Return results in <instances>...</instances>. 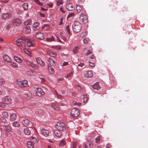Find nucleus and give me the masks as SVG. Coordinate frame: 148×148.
Returning <instances> with one entry per match:
<instances>
[{
    "label": "nucleus",
    "mask_w": 148,
    "mask_h": 148,
    "mask_svg": "<svg viewBox=\"0 0 148 148\" xmlns=\"http://www.w3.org/2000/svg\"><path fill=\"white\" fill-rule=\"evenodd\" d=\"M35 44V42L33 41H31L30 40H28L27 42L26 45L28 47H33Z\"/></svg>",
    "instance_id": "obj_15"
},
{
    "label": "nucleus",
    "mask_w": 148,
    "mask_h": 148,
    "mask_svg": "<svg viewBox=\"0 0 148 148\" xmlns=\"http://www.w3.org/2000/svg\"><path fill=\"white\" fill-rule=\"evenodd\" d=\"M42 29L45 31H48L49 29V27L48 25H44L42 28Z\"/></svg>",
    "instance_id": "obj_38"
},
{
    "label": "nucleus",
    "mask_w": 148,
    "mask_h": 148,
    "mask_svg": "<svg viewBox=\"0 0 148 148\" xmlns=\"http://www.w3.org/2000/svg\"><path fill=\"white\" fill-rule=\"evenodd\" d=\"M56 4L58 6H60L63 3V1L62 0H58L56 2Z\"/></svg>",
    "instance_id": "obj_44"
},
{
    "label": "nucleus",
    "mask_w": 148,
    "mask_h": 148,
    "mask_svg": "<svg viewBox=\"0 0 148 148\" xmlns=\"http://www.w3.org/2000/svg\"><path fill=\"white\" fill-rule=\"evenodd\" d=\"M4 60L7 63H10L11 62V59L10 57L7 55H5L3 56Z\"/></svg>",
    "instance_id": "obj_14"
},
{
    "label": "nucleus",
    "mask_w": 148,
    "mask_h": 148,
    "mask_svg": "<svg viewBox=\"0 0 148 148\" xmlns=\"http://www.w3.org/2000/svg\"><path fill=\"white\" fill-rule=\"evenodd\" d=\"M24 133L26 135H29L31 133L30 131L28 128H26L24 130Z\"/></svg>",
    "instance_id": "obj_30"
},
{
    "label": "nucleus",
    "mask_w": 148,
    "mask_h": 148,
    "mask_svg": "<svg viewBox=\"0 0 148 148\" xmlns=\"http://www.w3.org/2000/svg\"><path fill=\"white\" fill-rule=\"evenodd\" d=\"M10 63H11V65L14 68H18V66L16 63L14 62H12L11 61Z\"/></svg>",
    "instance_id": "obj_41"
},
{
    "label": "nucleus",
    "mask_w": 148,
    "mask_h": 148,
    "mask_svg": "<svg viewBox=\"0 0 148 148\" xmlns=\"http://www.w3.org/2000/svg\"><path fill=\"white\" fill-rule=\"evenodd\" d=\"M15 84L17 86L21 88L26 87L28 85L27 81L25 80L17 79L16 81Z\"/></svg>",
    "instance_id": "obj_1"
},
{
    "label": "nucleus",
    "mask_w": 148,
    "mask_h": 148,
    "mask_svg": "<svg viewBox=\"0 0 148 148\" xmlns=\"http://www.w3.org/2000/svg\"><path fill=\"white\" fill-rule=\"evenodd\" d=\"M92 87L94 89L99 90L100 88L99 83H96L92 86Z\"/></svg>",
    "instance_id": "obj_22"
},
{
    "label": "nucleus",
    "mask_w": 148,
    "mask_h": 148,
    "mask_svg": "<svg viewBox=\"0 0 148 148\" xmlns=\"http://www.w3.org/2000/svg\"><path fill=\"white\" fill-rule=\"evenodd\" d=\"M14 58L15 60L18 63H21L23 61L22 59L17 56H14Z\"/></svg>",
    "instance_id": "obj_28"
},
{
    "label": "nucleus",
    "mask_w": 148,
    "mask_h": 148,
    "mask_svg": "<svg viewBox=\"0 0 148 148\" xmlns=\"http://www.w3.org/2000/svg\"><path fill=\"white\" fill-rule=\"evenodd\" d=\"M6 106V104L4 102H0V107L2 108H4Z\"/></svg>",
    "instance_id": "obj_48"
},
{
    "label": "nucleus",
    "mask_w": 148,
    "mask_h": 148,
    "mask_svg": "<svg viewBox=\"0 0 148 148\" xmlns=\"http://www.w3.org/2000/svg\"><path fill=\"white\" fill-rule=\"evenodd\" d=\"M41 133L42 135L43 136H47L49 134V131L45 129H42L41 130Z\"/></svg>",
    "instance_id": "obj_17"
},
{
    "label": "nucleus",
    "mask_w": 148,
    "mask_h": 148,
    "mask_svg": "<svg viewBox=\"0 0 148 148\" xmlns=\"http://www.w3.org/2000/svg\"><path fill=\"white\" fill-rule=\"evenodd\" d=\"M3 128L8 132H10L11 131L10 127L8 125H5L3 126Z\"/></svg>",
    "instance_id": "obj_37"
},
{
    "label": "nucleus",
    "mask_w": 148,
    "mask_h": 148,
    "mask_svg": "<svg viewBox=\"0 0 148 148\" xmlns=\"http://www.w3.org/2000/svg\"><path fill=\"white\" fill-rule=\"evenodd\" d=\"M29 66L31 67L32 68L35 69H37L38 67V65L35 64L32 62H31Z\"/></svg>",
    "instance_id": "obj_23"
},
{
    "label": "nucleus",
    "mask_w": 148,
    "mask_h": 148,
    "mask_svg": "<svg viewBox=\"0 0 148 148\" xmlns=\"http://www.w3.org/2000/svg\"><path fill=\"white\" fill-rule=\"evenodd\" d=\"M48 68L49 72L53 74L54 73V69L51 65L48 66Z\"/></svg>",
    "instance_id": "obj_31"
},
{
    "label": "nucleus",
    "mask_w": 148,
    "mask_h": 148,
    "mask_svg": "<svg viewBox=\"0 0 148 148\" xmlns=\"http://www.w3.org/2000/svg\"><path fill=\"white\" fill-rule=\"evenodd\" d=\"M25 62L29 66V64H30L31 62H32V61H30V60H29L28 59H26L25 60Z\"/></svg>",
    "instance_id": "obj_55"
},
{
    "label": "nucleus",
    "mask_w": 148,
    "mask_h": 148,
    "mask_svg": "<svg viewBox=\"0 0 148 148\" xmlns=\"http://www.w3.org/2000/svg\"><path fill=\"white\" fill-rule=\"evenodd\" d=\"M27 145L29 148H34V145L30 141H28L27 142Z\"/></svg>",
    "instance_id": "obj_26"
},
{
    "label": "nucleus",
    "mask_w": 148,
    "mask_h": 148,
    "mask_svg": "<svg viewBox=\"0 0 148 148\" xmlns=\"http://www.w3.org/2000/svg\"><path fill=\"white\" fill-rule=\"evenodd\" d=\"M12 23L14 25L18 26L21 24L22 21L20 19L17 18L14 19Z\"/></svg>",
    "instance_id": "obj_10"
},
{
    "label": "nucleus",
    "mask_w": 148,
    "mask_h": 148,
    "mask_svg": "<svg viewBox=\"0 0 148 148\" xmlns=\"http://www.w3.org/2000/svg\"><path fill=\"white\" fill-rule=\"evenodd\" d=\"M24 51L25 53L28 54L29 56H31L32 55L31 51H29L27 49L24 48Z\"/></svg>",
    "instance_id": "obj_40"
},
{
    "label": "nucleus",
    "mask_w": 148,
    "mask_h": 148,
    "mask_svg": "<svg viewBox=\"0 0 148 148\" xmlns=\"http://www.w3.org/2000/svg\"><path fill=\"white\" fill-rule=\"evenodd\" d=\"M77 144V143L76 142H74L72 144V148H76V146Z\"/></svg>",
    "instance_id": "obj_59"
},
{
    "label": "nucleus",
    "mask_w": 148,
    "mask_h": 148,
    "mask_svg": "<svg viewBox=\"0 0 148 148\" xmlns=\"http://www.w3.org/2000/svg\"><path fill=\"white\" fill-rule=\"evenodd\" d=\"M34 91H35V94L38 96H40L44 94L43 90L40 88H34Z\"/></svg>",
    "instance_id": "obj_7"
},
{
    "label": "nucleus",
    "mask_w": 148,
    "mask_h": 148,
    "mask_svg": "<svg viewBox=\"0 0 148 148\" xmlns=\"http://www.w3.org/2000/svg\"><path fill=\"white\" fill-rule=\"evenodd\" d=\"M40 27V23L38 22H36L33 25V28L35 31L38 30L39 29Z\"/></svg>",
    "instance_id": "obj_18"
},
{
    "label": "nucleus",
    "mask_w": 148,
    "mask_h": 148,
    "mask_svg": "<svg viewBox=\"0 0 148 148\" xmlns=\"http://www.w3.org/2000/svg\"><path fill=\"white\" fill-rule=\"evenodd\" d=\"M25 31L26 33H29L31 31L30 27L29 26H27L25 27Z\"/></svg>",
    "instance_id": "obj_39"
},
{
    "label": "nucleus",
    "mask_w": 148,
    "mask_h": 148,
    "mask_svg": "<svg viewBox=\"0 0 148 148\" xmlns=\"http://www.w3.org/2000/svg\"><path fill=\"white\" fill-rule=\"evenodd\" d=\"M32 21L31 19H28L24 22V24L25 25H29L32 24Z\"/></svg>",
    "instance_id": "obj_33"
},
{
    "label": "nucleus",
    "mask_w": 148,
    "mask_h": 148,
    "mask_svg": "<svg viewBox=\"0 0 148 148\" xmlns=\"http://www.w3.org/2000/svg\"><path fill=\"white\" fill-rule=\"evenodd\" d=\"M79 110L77 108H73L71 110V116L73 117H76L79 114Z\"/></svg>",
    "instance_id": "obj_4"
},
{
    "label": "nucleus",
    "mask_w": 148,
    "mask_h": 148,
    "mask_svg": "<svg viewBox=\"0 0 148 148\" xmlns=\"http://www.w3.org/2000/svg\"><path fill=\"white\" fill-rule=\"evenodd\" d=\"M82 10V6L79 5H77L76 6V11L77 13H78Z\"/></svg>",
    "instance_id": "obj_29"
},
{
    "label": "nucleus",
    "mask_w": 148,
    "mask_h": 148,
    "mask_svg": "<svg viewBox=\"0 0 148 148\" xmlns=\"http://www.w3.org/2000/svg\"><path fill=\"white\" fill-rule=\"evenodd\" d=\"M11 25L10 24H8L6 27V29L8 30H9L11 27Z\"/></svg>",
    "instance_id": "obj_62"
},
{
    "label": "nucleus",
    "mask_w": 148,
    "mask_h": 148,
    "mask_svg": "<svg viewBox=\"0 0 148 148\" xmlns=\"http://www.w3.org/2000/svg\"><path fill=\"white\" fill-rule=\"evenodd\" d=\"M83 99L84 102H85L87 101L88 99V97L86 95H83Z\"/></svg>",
    "instance_id": "obj_50"
},
{
    "label": "nucleus",
    "mask_w": 148,
    "mask_h": 148,
    "mask_svg": "<svg viewBox=\"0 0 148 148\" xmlns=\"http://www.w3.org/2000/svg\"><path fill=\"white\" fill-rule=\"evenodd\" d=\"M56 128L60 131L65 129V125L62 122H59L57 123L56 126Z\"/></svg>",
    "instance_id": "obj_3"
},
{
    "label": "nucleus",
    "mask_w": 148,
    "mask_h": 148,
    "mask_svg": "<svg viewBox=\"0 0 148 148\" xmlns=\"http://www.w3.org/2000/svg\"><path fill=\"white\" fill-rule=\"evenodd\" d=\"M51 105L52 107L56 110H58L59 109L57 103H51Z\"/></svg>",
    "instance_id": "obj_32"
},
{
    "label": "nucleus",
    "mask_w": 148,
    "mask_h": 148,
    "mask_svg": "<svg viewBox=\"0 0 148 148\" xmlns=\"http://www.w3.org/2000/svg\"><path fill=\"white\" fill-rule=\"evenodd\" d=\"M92 52L91 51H90V50H88L87 51V52H86V53L85 54V55H88L89 54H91L92 53Z\"/></svg>",
    "instance_id": "obj_57"
},
{
    "label": "nucleus",
    "mask_w": 148,
    "mask_h": 148,
    "mask_svg": "<svg viewBox=\"0 0 148 148\" xmlns=\"http://www.w3.org/2000/svg\"><path fill=\"white\" fill-rule=\"evenodd\" d=\"M73 73L72 72H71L69 74L67 75L66 77H71L73 75Z\"/></svg>",
    "instance_id": "obj_56"
},
{
    "label": "nucleus",
    "mask_w": 148,
    "mask_h": 148,
    "mask_svg": "<svg viewBox=\"0 0 148 148\" xmlns=\"http://www.w3.org/2000/svg\"><path fill=\"white\" fill-rule=\"evenodd\" d=\"M79 47H75L73 49V52L74 53H76L78 51Z\"/></svg>",
    "instance_id": "obj_43"
},
{
    "label": "nucleus",
    "mask_w": 148,
    "mask_h": 148,
    "mask_svg": "<svg viewBox=\"0 0 148 148\" xmlns=\"http://www.w3.org/2000/svg\"><path fill=\"white\" fill-rule=\"evenodd\" d=\"M79 20L84 24L87 23L88 21L86 15L83 13H82L79 15Z\"/></svg>",
    "instance_id": "obj_5"
},
{
    "label": "nucleus",
    "mask_w": 148,
    "mask_h": 148,
    "mask_svg": "<svg viewBox=\"0 0 148 148\" xmlns=\"http://www.w3.org/2000/svg\"><path fill=\"white\" fill-rule=\"evenodd\" d=\"M23 8L24 10H27L28 8V5L27 3H24L22 5Z\"/></svg>",
    "instance_id": "obj_34"
},
{
    "label": "nucleus",
    "mask_w": 148,
    "mask_h": 148,
    "mask_svg": "<svg viewBox=\"0 0 148 148\" xmlns=\"http://www.w3.org/2000/svg\"><path fill=\"white\" fill-rule=\"evenodd\" d=\"M52 48L58 50H60L61 49V47L59 46H53Z\"/></svg>",
    "instance_id": "obj_49"
},
{
    "label": "nucleus",
    "mask_w": 148,
    "mask_h": 148,
    "mask_svg": "<svg viewBox=\"0 0 148 148\" xmlns=\"http://www.w3.org/2000/svg\"><path fill=\"white\" fill-rule=\"evenodd\" d=\"M36 60L37 63L40 66H43L45 64L44 62L40 58H36Z\"/></svg>",
    "instance_id": "obj_13"
},
{
    "label": "nucleus",
    "mask_w": 148,
    "mask_h": 148,
    "mask_svg": "<svg viewBox=\"0 0 148 148\" xmlns=\"http://www.w3.org/2000/svg\"><path fill=\"white\" fill-rule=\"evenodd\" d=\"M46 40L47 41L50 42L51 41H53L54 40L53 38L52 37L51 38H47L46 39Z\"/></svg>",
    "instance_id": "obj_51"
},
{
    "label": "nucleus",
    "mask_w": 148,
    "mask_h": 148,
    "mask_svg": "<svg viewBox=\"0 0 148 148\" xmlns=\"http://www.w3.org/2000/svg\"><path fill=\"white\" fill-rule=\"evenodd\" d=\"M60 35L61 38L64 41H66L67 40V37L66 36H64L63 33H61Z\"/></svg>",
    "instance_id": "obj_42"
},
{
    "label": "nucleus",
    "mask_w": 148,
    "mask_h": 148,
    "mask_svg": "<svg viewBox=\"0 0 148 148\" xmlns=\"http://www.w3.org/2000/svg\"><path fill=\"white\" fill-rule=\"evenodd\" d=\"M20 124L18 122H14L13 123V126L14 127H18Z\"/></svg>",
    "instance_id": "obj_46"
},
{
    "label": "nucleus",
    "mask_w": 148,
    "mask_h": 148,
    "mask_svg": "<svg viewBox=\"0 0 148 148\" xmlns=\"http://www.w3.org/2000/svg\"><path fill=\"white\" fill-rule=\"evenodd\" d=\"M100 136H98L97 138L95 139V142L96 143H99L100 140Z\"/></svg>",
    "instance_id": "obj_54"
},
{
    "label": "nucleus",
    "mask_w": 148,
    "mask_h": 148,
    "mask_svg": "<svg viewBox=\"0 0 148 148\" xmlns=\"http://www.w3.org/2000/svg\"><path fill=\"white\" fill-rule=\"evenodd\" d=\"M2 116L4 118H6L8 116V112L5 111H4L1 112Z\"/></svg>",
    "instance_id": "obj_35"
},
{
    "label": "nucleus",
    "mask_w": 148,
    "mask_h": 148,
    "mask_svg": "<svg viewBox=\"0 0 148 148\" xmlns=\"http://www.w3.org/2000/svg\"><path fill=\"white\" fill-rule=\"evenodd\" d=\"M0 121L4 123H6V120L3 117H1L0 118Z\"/></svg>",
    "instance_id": "obj_45"
},
{
    "label": "nucleus",
    "mask_w": 148,
    "mask_h": 148,
    "mask_svg": "<svg viewBox=\"0 0 148 148\" xmlns=\"http://www.w3.org/2000/svg\"><path fill=\"white\" fill-rule=\"evenodd\" d=\"M47 53L49 55L53 57H56L57 55V53L55 51L50 50L47 51Z\"/></svg>",
    "instance_id": "obj_12"
},
{
    "label": "nucleus",
    "mask_w": 148,
    "mask_h": 148,
    "mask_svg": "<svg viewBox=\"0 0 148 148\" xmlns=\"http://www.w3.org/2000/svg\"><path fill=\"white\" fill-rule=\"evenodd\" d=\"M12 16L11 14L9 12L4 13L1 14V18L2 20H6L10 18Z\"/></svg>",
    "instance_id": "obj_6"
},
{
    "label": "nucleus",
    "mask_w": 148,
    "mask_h": 148,
    "mask_svg": "<svg viewBox=\"0 0 148 148\" xmlns=\"http://www.w3.org/2000/svg\"><path fill=\"white\" fill-rule=\"evenodd\" d=\"M85 75L86 77L90 78L93 77V74L91 71H88L86 73Z\"/></svg>",
    "instance_id": "obj_21"
},
{
    "label": "nucleus",
    "mask_w": 148,
    "mask_h": 148,
    "mask_svg": "<svg viewBox=\"0 0 148 148\" xmlns=\"http://www.w3.org/2000/svg\"><path fill=\"white\" fill-rule=\"evenodd\" d=\"M61 131L56 129L54 131V134L56 136L58 137H60L61 136L62 133Z\"/></svg>",
    "instance_id": "obj_16"
},
{
    "label": "nucleus",
    "mask_w": 148,
    "mask_h": 148,
    "mask_svg": "<svg viewBox=\"0 0 148 148\" xmlns=\"http://www.w3.org/2000/svg\"><path fill=\"white\" fill-rule=\"evenodd\" d=\"M23 96L24 98L27 99H30L31 97L30 93L28 92L25 93L23 95Z\"/></svg>",
    "instance_id": "obj_25"
},
{
    "label": "nucleus",
    "mask_w": 148,
    "mask_h": 148,
    "mask_svg": "<svg viewBox=\"0 0 148 148\" xmlns=\"http://www.w3.org/2000/svg\"><path fill=\"white\" fill-rule=\"evenodd\" d=\"M3 101L5 104H11L12 100L11 98L8 96H6L2 98Z\"/></svg>",
    "instance_id": "obj_9"
},
{
    "label": "nucleus",
    "mask_w": 148,
    "mask_h": 148,
    "mask_svg": "<svg viewBox=\"0 0 148 148\" xmlns=\"http://www.w3.org/2000/svg\"><path fill=\"white\" fill-rule=\"evenodd\" d=\"M16 117L17 116L16 114H12L10 116V120L12 121H14L16 119Z\"/></svg>",
    "instance_id": "obj_20"
},
{
    "label": "nucleus",
    "mask_w": 148,
    "mask_h": 148,
    "mask_svg": "<svg viewBox=\"0 0 148 148\" xmlns=\"http://www.w3.org/2000/svg\"><path fill=\"white\" fill-rule=\"evenodd\" d=\"M29 123V120L27 119H24L22 121L23 124L25 126L28 125Z\"/></svg>",
    "instance_id": "obj_27"
},
{
    "label": "nucleus",
    "mask_w": 148,
    "mask_h": 148,
    "mask_svg": "<svg viewBox=\"0 0 148 148\" xmlns=\"http://www.w3.org/2000/svg\"><path fill=\"white\" fill-rule=\"evenodd\" d=\"M73 31L75 32H78L81 30V25L79 22L75 21L73 23Z\"/></svg>",
    "instance_id": "obj_2"
},
{
    "label": "nucleus",
    "mask_w": 148,
    "mask_h": 148,
    "mask_svg": "<svg viewBox=\"0 0 148 148\" xmlns=\"http://www.w3.org/2000/svg\"><path fill=\"white\" fill-rule=\"evenodd\" d=\"M66 8L68 10L70 11H72L74 9L73 4L71 3L67 4L66 6Z\"/></svg>",
    "instance_id": "obj_19"
},
{
    "label": "nucleus",
    "mask_w": 148,
    "mask_h": 148,
    "mask_svg": "<svg viewBox=\"0 0 148 148\" xmlns=\"http://www.w3.org/2000/svg\"><path fill=\"white\" fill-rule=\"evenodd\" d=\"M26 42L25 40L21 39H17L16 41L17 45L19 47L23 46Z\"/></svg>",
    "instance_id": "obj_8"
},
{
    "label": "nucleus",
    "mask_w": 148,
    "mask_h": 148,
    "mask_svg": "<svg viewBox=\"0 0 148 148\" xmlns=\"http://www.w3.org/2000/svg\"><path fill=\"white\" fill-rule=\"evenodd\" d=\"M5 84V82L4 80L1 78H0V84Z\"/></svg>",
    "instance_id": "obj_53"
},
{
    "label": "nucleus",
    "mask_w": 148,
    "mask_h": 148,
    "mask_svg": "<svg viewBox=\"0 0 148 148\" xmlns=\"http://www.w3.org/2000/svg\"><path fill=\"white\" fill-rule=\"evenodd\" d=\"M65 140L62 139L59 143V145L60 147H62L65 145Z\"/></svg>",
    "instance_id": "obj_36"
},
{
    "label": "nucleus",
    "mask_w": 148,
    "mask_h": 148,
    "mask_svg": "<svg viewBox=\"0 0 148 148\" xmlns=\"http://www.w3.org/2000/svg\"><path fill=\"white\" fill-rule=\"evenodd\" d=\"M56 93L57 95L58 98L60 99V98H61L62 97V96L60 95L57 92H56Z\"/></svg>",
    "instance_id": "obj_64"
},
{
    "label": "nucleus",
    "mask_w": 148,
    "mask_h": 148,
    "mask_svg": "<svg viewBox=\"0 0 148 148\" xmlns=\"http://www.w3.org/2000/svg\"><path fill=\"white\" fill-rule=\"evenodd\" d=\"M83 42L85 44H87L88 43V41L85 39H84L83 40Z\"/></svg>",
    "instance_id": "obj_63"
},
{
    "label": "nucleus",
    "mask_w": 148,
    "mask_h": 148,
    "mask_svg": "<svg viewBox=\"0 0 148 148\" xmlns=\"http://www.w3.org/2000/svg\"><path fill=\"white\" fill-rule=\"evenodd\" d=\"M48 62L51 64L53 66H55L56 65V62L52 58L50 57L49 58Z\"/></svg>",
    "instance_id": "obj_24"
},
{
    "label": "nucleus",
    "mask_w": 148,
    "mask_h": 148,
    "mask_svg": "<svg viewBox=\"0 0 148 148\" xmlns=\"http://www.w3.org/2000/svg\"><path fill=\"white\" fill-rule=\"evenodd\" d=\"M88 63H89L90 66L91 67H93L94 66L95 64L94 63L91 62L90 61L88 62Z\"/></svg>",
    "instance_id": "obj_58"
},
{
    "label": "nucleus",
    "mask_w": 148,
    "mask_h": 148,
    "mask_svg": "<svg viewBox=\"0 0 148 148\" xmlns=\"http://www.w3.org/2000/svg\"><path fill=\"white\" fill-rule=\"evenodd\" d=\"M66 31L67 32H68V33L69 34H70V30L69 29V26L68 25H67L66 27Z\"/></svg>",
    "instance_id": "obj_61"
},
{
    "label": "nucleus",
    "mask_w": 148,
    "mask_h": 148,
    "mask_svg": "<svg viewBox=\"0 0 148 148\" xmlns=\"http://www.w3.org/2000/svg\"><path fill=\"white\" fill-rule=\"evenodd\" d=\"M87 35V33L86 32H83V33H81L80 35V36L82 37H83L84 36H86Z\"/></svg>",
    "instance_id": "obj_52"
},
{
    "label": "nucleus",
    "mask_w": 148,
    "mask_h": 148,
    "mask_svg": "<svg viewBox=\"0 0 148 148\" xmlns=\"http://www.w3.org/2000/svg\"><path fill=\"white\" fill-rule=\"evenodd\" d=\"M36 37L39 39L42 40L44 38V35L43 33L39 32L36 34Z\"/></svg>",
    "instance_id": "obj_11"
},
{
    "label": "nucleus",
    "mask_w": 148,
    "mask_h": 148,
    "mask_svg": "<svg viewBox=\"0 0 148 148\" xmlns=\"http://www.w3.org/2000/svg\"><path fill=\"white\" fill-rule=\"evenodd\" d=\"M32 140L33 143H36L38 142V139L34 138V137H32Z\"/></svg>",
    "instance_id": "obj_47"
},
{
    "label": "nucleus",
    "mask_w": 148,
    "mask_h": 148,
    "mask_svg": "<svg viewBox=\"0 0 148 148\" xmlns=\"http://www.w3.org/2000/svg\"><path fill=\"white\" fill-rule=\"evenodd\" d=\"M74 13H71L69 14L68 15V17H70L71 16H73L74 15Z\"/></svg>",
    "instance_id": "obj_60"
}]
</instances>
